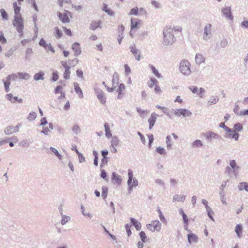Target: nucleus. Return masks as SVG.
Here are the masks:
<instances>
[{
    "label": "nucleus",
    "instance_id": "f257e3e1",
    "mask_svg": "<svg viewBox=\"0 0 248 248\" xmlns=\"http://www.w3.org/2000/svg\"><path fill=\"white\" fill-rule=\"evenodd\" d=\"M182 28L177 26L174 28L166 27L164 30V43L166 45H170L175 42V38L173 35L174 32H181Z\"/></svg>",
    "mask_w": 248,
    "mask_h": 248
},
{
    "label": "nucleus",
    "instance_id": "f03ea898",
    "mask_svg": "<svg viewBox=\"0 0 248 248\" xmlns=\"http://www.w3.org/2000/svg\"><path fill=\"white\" fill-rule=\"evenodd\" d=\"M13 25L16 27V31L20 33V35L22 36L23 34L24 23L21 15L14 16Z\"/></svg>",
    "mask_w": 248,
    "mask_h": 248
},
{
    "label": "nucleus",
    "instance_id": "7ed1b4c3",
    "mask_svg": "<svg viewBox=\"0 0 248 248\" xmlns=\"http://www.w3.org/2000/svg\"><path fill=\"white\" fill-rule=\"evenodd\" d=\"M147 85L150 88L154 87V92L156 94H160L162 93V90L157 80L154 78H150L149 80L147 82Z\"/></svg>",
    "mask_w": 248,
    "mask_h": 248
},
{
    "label": "nucleus",
    "instance_id": "20e7f679",
    "mask_svg": "<svg viewBox=\"0 0 248 248\" xmlns=\"http://www.w3.org/2000/svg\"><path fill=\"white\" fill-rule=\"evenodd\" d=\"M147 229L152 232H159L161 229V224L158 220H154L147 224Z\"/></svg>",
    "mask_w": 248,
    "mask_h": 248
},
{
    "label": "nucleus",
    "instance_id": "39448f33",
    "mask_svg": "<svg viewBox=\"0 0 248 248\" xmlns=\"http://www.w3.org/2000/svg\"><path fill=\"white\" fill-rule=\"evenodd\" d=\"M179 68L181 72L184 75H188L191 73L190 63L187 61H181Z\"/></svg>",
    "mask_w": 248,
    "mask_h": 248
},
{
    "label": "nucleus",
    "instance_id": "423d86ee",
    "mask_svg": "<svg viewBox=\"0 0 248 248\" xmlns=\"http://www.w3.org/2000/svg\"><path fill=\"white\" fill-rule=\"evenodd\" d=\"M39 44L40 46L44 48L46 52H50L52 53H54L55 52V50L54 47L52 46L51 43L47 42L44 39H41Z\"/></svg>",
    "mask_w": 248,
    "mask_h": 248
},
{
    "label": "nucleus",
    "instance_id": "0eeeda50",
    "mask_svg": "<svg viewBox=\"0 0 248 248\" xmlns=\"http://www.w3.org/2000/svg\"><path fill=\"white\" fill-rule=\"evenodd\" d=\"M58 16L60 20L63 23L69 22L70 18L72 17L70 12L66 10L63 13H59Z\"/></svg>",
    "mask_w": 248,
    "mask_h": 248
},
{
    "label": "nucleus",
    "instance_id": "6e6552de",
    "mask_svg": "<svg viewBox=\"0 0 248 248\" xmlns=\"http://www.w3.org/2000/svg\"><path fill=\"white\" fill-rule=\"evenodd\" d=\"M174 114L175 116L178 117L182 116L186 117L190 116L191 115V112L187 109L178 108L174 110Z\"/></svg>",
    "mask_w": 248,
    "mask_h": 248
},
{
    "label": "nucleus",
    "instance_id": "1a4fd4ad",
    "mask_svg": "<svg viewBox=\"0 0 248 248\" xmlns=\"http://www.w3.org/2000/svg\"><path fill=\"white\" fill-rule=\"evenodd\" d=\"M128 184L131 188L133 186H138V181L136 179H133V172L131 170H128Z\"/></svg>",
    "mask_w": 248,
    "mask_h": 248
},
{
    "label": "nucleus",
    "instance_id": "9d476101",
    "mask_svg": "<svg viewBox=\"0 0 248 248\" xmlns=\"http://www.w3.org/2000/svg\"><path fill=\"white\" fill-rule=\"evenodd\" d=\"M20 125L9 126L5 128L4 132L6 135H10L18 131Z\"/></svg>",
    "mask_w": 248,
    "mask_h": 248
},
{
    "label": "nucleus",
    "instance_id": "9b49d317",
    "mask_svg": "<svg viewBox=\"0 0 248 248\" xmlns=\"http://www.w3.org/2000/svg\"><path fill=\"white\" fill-rule=\"evenodd\" d=\"M226 131L227 132V137L229 138L234 139L235 140H237L239 138V134L235 132V131L232 129L226 127Z\"/></svg>",
    "mask_w": 248,
    "mask_h": 248
},
{
    "label": "nucleus",
    "instance_id": "f8f14e48",
    "mask_svg": "<svg viewBox=\"0 0 248 248\" xmlns=\"http://www.w3.org/2000/svg\"><path fill=\"white\" fill-rule=\"evenodd\" d=\"M72 49L74 52V55L78 56L81 53V49L78 43L75 42L72 45Z\"/></svg>",
    "mask_w": 248,
    "mask_h": 248
},
{
    "label": "nucleus",
    "instance_id": "ddd939ff",
    "mask_svg": "<svg viewBox=\"0 0 248 248\" xmlns=\"http://www.w3.org/2000/svg\"><path fill=\"white\" fill-rule=\"evenodd\" d=\"M158 117V115L155 113H152L151 117L148 119V123L149 124V129H151L154 126L157 118Z\"/></svg>",
    "mask_w": 248,
    "mask_h": 248
},
{
    "label": "nucleus",
    "instance_id": "4468645a",
    "mask_svg": "<svg viewBox=\"0 0 248 248\" xmlns=\"http://www.w3.org/2000/svg\"><path fill=\"white\" fill-rule=\"evenodd\" d=\"M102 22L100 20H93L90 24V29L94 31L97 29L101 28Z\"/></svg>",
    "mask_w": 248,
    "mask_h": 248
},
{
    "label": "nucleus",
    "instance_id": "2eb2a0df",
    "mask_svg": "<svg viewBox=\"0 0 248 248\" xmlns=\"http://www.w3.org/2000/svg\"><path fill=\"white\" fill-rule=\"evenodd\" d=\"M130 49L132 53L134 55L137 61L140 60V53L139 50L136 48L135 46H132L130 47Z\"/></svg>",
    "mask_w": 248,
    "mask_h": 248
},
{
    "label": "nucleus",
    "instance_id": "dca6fc26",
    "mask_svg": "<svg viewBox=\"0 0 248 248\" xmlns=\"http://www.w3.org/2000/svg\"><path fill=\"white\" fill-rule=\"evenodd\" d=\"M54 93L55 94H57L58 93H61V96L58 98L59 99L65 98V93L63 90L62 86L61 85L57 86L54 91Z\"/></svg>",
    "mask_w": 248,
    "mask_h": 248
},
{
    "label": "nucleus",
    "instance_id": "f3484780",
    "mask_svg": "<svg viewBox=\"0 0 248 248\" xmlns=\"http://www.w3.org/2000/svg\"><path fill=\"white\" fill-rule=\"evenodd\" d=\"M203 136L208 140H211L218 137L217 134H216L212 131L203 133Z\"/></svg>",
    "mask_w": 248,
    "mask_h": 248
},
{
    "label": "nucleus",
    "instance_id": "a211bd4d",
    "mask_svg": "<svg viewBox=\"0 0 248 248\" xmlns=\"http://www.w3.org/2000/svg\"><path fill=\"white\" fill-rule=\"evenodd\" d=\"M189 89L190 91L194 93H198V94L201 97H202V93L204 92L205 90L201 88L199 90H198V89L196 86H192L191 87H189Z\"/></svg>",
    "mask_w": 248,
    "mask_h": 248
},
{
    "label": "nucleus",
    "instance_id": "6ab92c4d",
    "mask_svg": "<svg viewBox=\"0 0 248 248\" xmlns=\"http://www.w3.org/2000/svg\"><path fill=\"white\" fill-rule=\"evenodd\" d=\"M140 24V21L137 19H131V30L137 29Z\"/></svg>",
    "mask_w": 248,
    "mask_h": 248
},
{
    "label": "nucleus",
    "instance_id": "aec40b11",
    "mask_svg": "<svg viewBox=\"0 0 248 248\" xmlns=\"http://www.w3.org/2000/svg\"><path fill=\"white\" fill-rule=\"evenodd\" d=\"M222 11L224 16L228 18L232 19V16L231 14V9L230 7H226L222 9Z\"/></svg>",
    "mask_w": 248,
    "mask_h": 248
},
{
    "label": "nucleus",
    "instance_id": "412c9836",
    "mask_svg": "<svg viewBox=\"0 0 248 248\" xmlns=\"http://www.w3.org/2000/svg\"><path fill=\"white\" fill-rule=\"evenodd\" d=\"M235 232L238 238H241L242 236L243 233V226L241 224H237L235 228Z\"/></svg>",
    "mask_w": 248,
    "mask_h": 248
},
{
    "label": "nucleus",
    "instance_id": "4be33fe9",
    "mask_svg": "<svg viewBox=\"0 0 248 248\" xmlns=\"http://www.w3.org/2000/svg\"><path fill=\"white\" fill-rule=\"evenodd\" d=\"M188 240L189 243H196L198 241V237L194 233H190L188 234Z\"/></svg>",
    "mask_w": 248,
    "mask_h": 248
},
{
    "label": "nucleus",
    "instance_id": "5701e85b",
    "mask_svg": "<svg viewBox=\"0 0 248 248\" xmlns=\"http://www.w3.org/2000/svg\"><path fill=\"white\" fill-rule=\"evenodd\" d=\"M125 89V86L124 84H120L119 86L118 89H117V92H118V98H121L122 96L124 94V91Z\"/></svg>",
    "mask_w": 248,
    "mask_h": 248
},
{
    "label": "nucleus",
    "instance_id": "b1692460",
    "mask_svg": "<svg viewBox=\"0 0 248 248\" xmlns=\"http://www.w3.org/2000/svg\"><path fill=\"white\" fill-rule=\"evenodd\" d=\"M74 88L75 92L78 94L79 97L80 98H82L83 97V94L79 84L78 83H74Z\"/></svg>",
    "mask_w": 248,
    "mask_h": 248
},
{
    "label": "nucleus",
    "instance_id": "393cba45",
    "mask_svg": "<svg viewBox=\"0 0 248 248\" xmlns=\"http://www.w3.org/2000/svg\"><path fill=\"white\" fill-rule=\"evenodd\" d=\"M13 6L15 16L21 15L20 14L21 11L20 5H17V2L15 1L13 3Z\"/></svg>",
    "mask_w": 248,
    "mask_h": 248
},
{
    "label": "nucleus",
    "instance_id": "a878e982",
    "mask_svg": "<svg viewBox=\"0 0 248 248\" xmlns=\"http://www.w3.org/2000/svg\"><path fill=\"white\" fill-rule=\"evenodd\" d=\"M112 180L113 183L118 185L121 184L122 182V179L120 176L117 175L115 172L112 174Z\"/></svg>",
    "mask_w": 248,
    "mask_h": 248
},
{
    "label": "nucleus",
    "instance_id": "bb28decb",
    "mask_svg": "<svg viewBox=\"0 0 248 248\" xmlns=\"http://www.w3.org/2000/svg\"><path fill=\"white\" fill-rule=\"evenodd\" d=\"M54 34L57 39L61 38L62 36V31L57 27L54 28Z\"/></svg>",
    "mask_w": 248,
    "mask_h": 248
},
{
    "label": "nucleus",
    "instance_id": "cd10ccee",
    "mask_svg": "<svg viewBox=\"0 0 248 248\" xmlns=\"http://www.w3.org/2000/svg\"><path fill=\"white\" fill-rule=\"evenodd\" d=\"M97 96L102 104H104L106 103V97L104 93L102 92L98 93Z\"/></svg>",
    "mask_w": 248,
    "mask_h": 248
},
{
    "label": "nucleus",
    "instance_id": "c85d7f7f",
    "mask_svg": "<svg viewBox=\"0 0 248 248\" xmlns=\"http://www.w3.org/2000/svg\"><path fill=\"white\" fill-rule=\"evenodd\" d=\"M44 73L43 72H39L35 74L33 77L35 80H43L44 79Z\"/></svg>",
    "mask_w": 248,
    "mask_h": 248
},
{
    "label": "nucleus",
    "instance_id": "c756f323",
    "mask_svg": "<svg viewBox=\"0 0 248 248\" xmlns=\"http://www.w3.org/2000/svg\"><path fill=\"white\" fill-rule=\"evenodd\" d=\"M103 10L107 13L108 15L113 16L114 15V12L108 7L107 4H103Z\"/></svg>",
    "mask_w": 248,
    "mask_h": 248
},
{
    "label": "nucleus",
    "instance_id": "7c9ffc66",
    "mask_svg": "<svg viewBox=\"0 0 248 248\" xmlns=\"http://www.w3.org/2000/svg\"><path fill=\"white\" fill-rule=\"evenodd\" d=\"M130 220L132 224L135 226L136 229L137 230H140V229L141 226V224L140 222H139L137 220L133 218H131L130 219Z\"/></svg>",
    "mask_w": 248,
    "mask_h": 248
},
{
    "label": "nucleus",
    "instance_id": "2f4dec72",
    "mask_svg": "<svg viewBox=\"0 0 248 248\" xmlns=\"http://www.w3.org/2000/svg\"><path fill=\"white\" fill-rule=\"evenodd\" d=\"M238 188L240 190L245 189L247 191H248V183L246 182L240 183L238 185Z\"/></svg>",
    "mask_w": 248,
    "mask_h": 248
},
{
    "label": "nucleus",
    "instance_id": "473e14b6",
    "mask_svg": "<svg viewBox=\"0 0 248 248\" xmlns=\"http://www.w3.org/2000/svg\"><path fill=\"white\" fill-rule=\"evenodd\" d=\"M18 77L22 79H28L30 76L28 73H18L17 77Z\"/></svg>",
    "mask_w": 248,
    "mask_h": 248
},
{
    "label": "nucleus",
    "instance_id": "72a5a7b5",
    "mask_svg": "<svg viewBox=\"0 0 248 248\" xmlns=\"http://www.w3.org/2000/svg\"><path fill=\"white\" fill-rule=\"evenodd\" d=\"M150 68L152 71L153 73L156 78H162L161 75L158 72V70L154 66L151 65Z\"/></svg>",
    "mask_w": 248,
    "mask_h": 248
},
{
    "label": "nucleus",
    "instance_id": "f704fd0d",
    "mask_svg": "<svg viewBox=\"0 0 248 248\" xmlns=\"http://www.w3.org/2000/svg\"><path fill=\"white\" fill-rule=\"evenodd\" d=\"M104 127L105 129L106 136L108 138L111 137L112 135L108 124H105L104 125Z\"/></svg>",
    "mask_w": 248,
    "mask_h": 248
},
{
    "label": "nucleus",
    "instance_id": "c9c22d12",
    "mask_svg": "<svg viewBox=\"0 0 248 248\" xmlns=\"http://www.w3.org/2000/svg\"><path fill=\"white\" fill-rule=\"evenodd\" d=\"M211 25L210 24L207 25L204 29V38L205 39L207 38V36L209 33H210L211 31Z\"/></svg>",
    "mask_w": 248,
    "mask_h": 248
},
{
    "label": "nucleus",
    "instance_id": "e433bc0d",
    "mask_svg": "<svg viewBox=\"0 0 248 248\" xmlns=\"http://www.w3.org/2000/svg\"><path fill=\"white\" fill-rule=\"evenodd\" d=\"M195 60L198 64H201L204 62V59L203 56L201 54H197L196 56Z\"/></svg>",
    "mask_w": 248,
    "mask_h": 248
},
{
    "label": "nucleus",
    "instance_id": "4c0bfd02",
    "mask_svg": "<svg viewBox=\"0 0 248 248\" xmlns=\"http://www.w3.org/2000/svg\"><path fill=\"white\" fill-rule=\"evenodd\" d=\"M119 77L117 73H114L112 76V82L113 85L114 84H117L119 82Z\"/></svg>",
    "mask_w": 248,
    "mask_h": 248
},
{
    "label": "nucleus",
    "instance_id": "58836bf2",
    "mask_svg": "<svg viewBox=\"0 0 248 248\" xmlns=\"http://www.w3.org/2000/svg\"><path fill=\"white\" fill-rule=\"evenodd\" d=\"M70 74H71L70 69H65V71L63 74V78L65 79H69L70 77Z\"/></svg>",
    "mask_w": 248,
    "mask_h": 248
},
{
    "label": "nucleus",
    "instance_id": "ea45409f",
    "mask_svg": "<svg viewBox=\"0 0 248 248\" xmlns=\"http://www.w3.org/2000/svg\"><path fill=\"white\" fill-rule=\"evenodd\" d=\"M180 213L182 215L184 223L186 225L188 224V218L187 216L185 214L183 209L180 210Z\"/></svg>",
    "mask_w": 248,
    "mask_h": 248
},
{
    "label": "nucleus",
    "instance_id": "a19ab883",
    "mask_svg": "<svg viewBox=\"0 0 248 248\" xmlns=\"http://www.w3.org/2000/svg\"><path fill=\"white\" fill-rule=\"evenodd\" d=\"M202 203L205 205V207L206 208V210L208 212V215L209 216V217H210V218H211L212 219H213V217L212 216H210V212H209V210H211V208L209 207V206L208 205V202L206 200H202Z\"/></svg>",
    "mask_w": 248,
    "mask_h": 248
},
{
    "label": "nucleus",
    "instance_id": "79ce46f5",
    "mask_svg": "<svg viewBox=\"0 0 248 248\" xmlns=\"http://www.w3.org/2000/svg\"><path fill=\"white\" fill-rule=\"evenodd\" d=\"M202 146V143L201 140H197L192 143L193 147H200Z\"/></svg>",
    "mask_w": 248,
    "mask_h": 248
},
{
    "label": "nucleus",
    "instance_id": "37998d69",
    "mask_svg": "<svg viewBox=\"0 0 248 248\" xmlns=\"http://www.w3.org/2000/svg\"><path fill=\"white\" fill-rule=\"evenodd\" d=\"M0 12L1 13L2 17L3 19L7 20L8 19V14L4 9H0Z\"/></svg>",
    "mask_w": 248,
    "mask_h": 248
},
{
    "label": "nucleus",
    "instance_id": "c03bdc74",
    "mask_svg": "<svg viewBox=\"0 0 248 248\" xmlns=\"http://www.w3.org/2000/svg\"><path fill=\"white\" fill-rule=\"evenodd\" d=\"M234 131L236 132L241 131L243 128V126L240 123L236 124L234 126Z\"/></svg>",
    "mask_w": 248,
    "mask_h": 248
},
{
    "label": "nucleus",
    "instance_id": "a18cd8bd",
    "mask_svg": "<svg viewBox=\"0 0 248 248\" xmlns=\"http://www.w3.org/2000/svg\"><path fill=\"white\" fill-rule=\"evenodd\" d=\"M17 78V75L13 74L9 75L6 78V80L11 82V80H14Z\"/></svg>",
    "mask_w": 248,
    "mask_h": 248
},
{
    "label": "nucleus",
    "instance_id": "49530a36",
    "mask_svg": "<svg viewBox=\"0 0 248 248\" xmlns=\"http://www.w3.org/2000/svg\"><path fill=\"white\" fill-rule=\"evenodd\" d=\"M108 190V189L107 187L103 186L102 196L103 197L104 199H105L107 197Z\"/></svg>",
    "mask_w": 248,
    "mask_h": 248
},
{
    "label": "nucleus",
    "instance_id": "de8ad7c7",
    "mask_svg": "<svg viewBox=\"0 0 248 248\" xmlns=\"http://www.w3.org/2000/svg\"><path fill=\"white\" fill-rule=\"evenodd\" d=\"M140 236L142 242H145L146 241V235L143 231H141L140 232Z\"/></svg>",
    "mask_w": 248,
    "mask_h": 248
},
{
    "label": "nucleus",
    "instance_id": "09e8293b",
    "mask_svg": "<svg viewBox=\"0 0 248 248\" xmlns=\"http://www.w3.org/2000/svg\"><path fill=\"white\" fill-rule=\"evenodd\" d=\"M0 42L2 44H5L7 42V40L4 37V33L0 31Z\"/></svg>",
    "mask_w": 248,
    "mask_h": 248
},
{
    "label": "nucleus",
    "instance_id": "8fccbe9b",
    "mask_svg": "<svg viewBox=\"0 0 248 248\" xmlns=\"http://www.w3.org/2000/svg\"><path fill=\"white\" fill-rule=\"evenodd\" d=\"M137 110L141 116H143L148 113L147 111L143 110L142 109L140 108H137Z\"/></svg>",
    "mask_w": 248,
    "mask_h": 248
},
{
    "label": "nucleus",
    "instance_id": "3c124183",
    "mask_svg": "<svg viewBox=\"0 0 248 248\" xmlns=\"http://www.w3.org/2000/svg\"><path fill=\"white\" fill-rule=\"evenodd\" d=\"M12 140V142L9 143V145L10 147H13L14 144V143H17L18 142V139L16 137H13L10 139Z\"/></svg>",
    "mask_w": 248,
    "mask_h": 248
},
{
    "label": "nucleus",
    "instance_id": "603ef678",
    "mask_svg": "<svg viewBox=\"0 0 248 248\" xmlns=\"http://www.w3.org/2000/svg\"><path fill=\"white\" fill-rule=\"evenodd\" d=\"M62 29L65 34H66L67 35L70 36H71L72 35V33L70 29H67L65 27H63Z\"/></svg>",
    "mask_w": 248,
    "mask_h": 248
},
{
    "label": "nucleus",
    "instance_id": "864d4df0",
    "mask_svg": "<svg viewBox=\"0 0 248 248\" xmlns=\"http://www.w3.org/2000/svg\"><path fill=\"white\" fill-rule=\"evenodd\" d=\"M73 131L76 134H78L80 131V129L78 125L76 124L74 125L72 128Z\"/></svg>",
    "mask_w": 248,
    "mask_h": 248
},
{
    "label": "nucleus",
    "instance_id": "5fc2aeb1",
    "mask_svg": "<svg viewBox=\"0 0 248 248\" xmlns=\"http://www.w3.org/2000/svg\"><path fill=\"white\" fill-rule=\"evenodd\" d=\"M139 9L136 7L133 8L131 10L129 15H138Z\"/></svg>",
    "mask_w": 248,
    "mask_h": 248
},
{
    "label": "nucleus",
    "instance_id": "6e6d98bb",
    "mask_svg": "<svg viewBox=\"0 0 248 248\" xmlns=\"http://www.w3.org/2000/svg\"><path fill=\"white\" fill-rule=\"evenodd\" d=\"M4 84L5 91L6 92H8L9 91V87L11 84V82L6 80V81L4 82Z\"/></svg>",
    "mask_w": 248,
    "mask_h": 248
},
{
    "label": "nucleus",
    "instance_id": "4d7b16f0",
    "mask_svg": "<svg viewBox=\"0 0 248 248\" xmlns=\"http://www.w3.org/2000/svg\"><path fill=\"white\" fill-rule=\"evenodd\" d=\"M36 113L32 112L29 114V115L28 116V119L30 120H33L36 118Z\"/></svg>",
    "mask_w": 248,
    "mask_h": 248
},
{
    "label": "nucleus",
    "instance_id": "13d9d810",
    "mask_svg": "<svg viewBox=\"0 0 248 248\" xmlns=\"http://www.w3.org/2000/svg\"><path fill=\"white\" fill-rule=\"evenodd\" d=\"M58 73L57 71L53 72L52 74V80L54 81H57L59 79Z\"/></svg>",
    "mask_w": 248,
    "mask_h": 248
},
{
    "label": "nucleus",
    "instance_id": "bf43d9fd",
    "mask_svg": "<svg viewBox=\"0 0 248 248\" xmlns=\"http://www.w3.org/2000/svg\"><path fill=\"white\" fill-rule=\"evenodd\" d=\"M156 151L158 154L161 155L164 154L165 153L164 149L161 147H157Z\"/></svg>",
    "mask_w": 248,
    "mask_h": 248
},
{
    "label": "nucleus",
    "instance_id": "052dcab7",
    "mask_svg": "<svg viewBox=\"0 0 248 248\" xmlns=\"http://www.w3.org/2000/svg\"><path fill=\"white\" fill-rule=\"evenodd\" d=\"M125 73L127 75H128L131 73V69L128 64H125L124 66Z\"/></svg>",
    "mask_w": 248,
    "mask_h": 248
},
{
    "label": "nucleus",
    "instance_id": "680f3d73",
    "mask_svg": "<svg viewBox=\"0 0 248 248\" xmlns=\"http://www.w3.org/2000/svg\"><path fill=\"white\" fill-rule=\"evenodd\" d=\"M246 115H248V109L240 111V113H239V116H243Z\"/></svg>",
    "mask_w": 248,
    "mask_h": 248
},
{
    "label": "nucleus",
    "instance_id": "e2e57ef3",
    "mask_svg": "<svg viewBox=\"0 0 248 248\" xmlns=\"http://www.w3.org/2000/svg\"><path fill=\"white\" fill-rule=\"evenodd\" d=\"M125 229L127 233L128 236H130L131 234V232L130 230V226L128 224H126L125 226Z\"/></svg>",
    "mask_w": 248,
    "mask_h": 248
},
{
    "label": "nucleus",
    "instance_id": "0e129e2a",
    "mask_svg": "<svg viewBox=\"0 0 248 248\" xmlns=\"http://www.w3.org/2000/svg\"><path fill=\"white\" fill-rule=\"evenodd\" d=\"M230 165L231 166V167L232 168V169H235V168L238 169V167L236 166V164L234 160H231L230 161Z\"/></svg>",
    "mask_w": 248,
    "mask_h": 248
},
{
    "label": "nucleus",
    "instance_id": "69168bd1",
    "mask_svg": "<svg viewBox=\"0 0 248 248\" xmlns=\"http://www.w3.org/2000/svg\"><path fill=\"white\" fill-rule=\"evenodd\" d=\"M77 75L78 77L82 78L83 77V72L81 70L78 69L76 71Z\"/></svg>",
    "mask_w": 248,
    "mask_h": 248
},
{
    "label": "nucleus",
    "instance_id": "338daca9",
    "mask_svg": "<svg viewBox=\"0 0 248 248\" xmlns=\"http://www.w3.org/2000/svg\"><path fill=\"white\" fill-rule=\"evenodd\" d=\"M157 211H158V213H159V218H160V220L162 221H165V217L163 215V214L161 212V210L159 209H158Z\"/></svg>",
    "mask_w": 248,
    "mask_h": 248
},
{
    "label": "nucleus",
    "instance_id": "774afa93",
    "mask_svg": "<svg viewBox=\"0 0 248 248\" xmlns=\"http://www.w3.org/2000/svg\"><path fill=\"white\" fill-rule=\"evenodd\" d=\"M61 62L62 66L65 69H70V67L68 65L66 61H62Z\"/></svg>",
    "mask_w": 248,
    "mask_h": 248
}]
</instances>
